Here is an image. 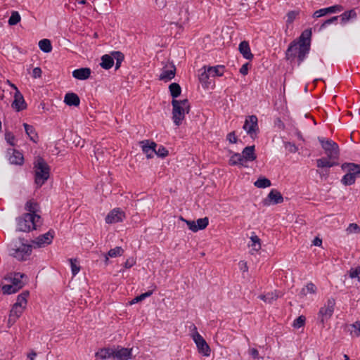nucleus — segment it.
I'll use <instances>...</instances> for the list:
<instances>
[{"label":"nucleus","instance_id":"obj_1","mask_svg":"<svg viewBox=\"0 0 360 360\" xmlns=\"http://www.w3.org/2000/svg\"><path fill=\"white\" fill-rule=\"evenodd\" d=\"M311 31L309 29L304 30L297 40H293L285 51L287 60L297 59L300 65L309 54L311 48Z\"/></svg>","mask_w":360,"mask_h":360},{"label":"nucleus","instance_id":"obj_2","mask_svg":"<svg viewBox=\"0 0 360 360\" xmlns=\"http://www.w3.org/2000/svg\"><path fill=\"white\" fill-rule=\"evenodd\" d=\"M32 250V246L24 242V239L18 238L12 241L8 245L9 255L18 261L27 260Z\"/></svg>","mask_w":360,"mask_h":360},{"label":"nucleus","instance_id":"obj_3","mask_svg":"<svg viewBox=\"0 0 360 360\" xmlns=\"http://www.w3.org/2000/svg\"><path fill=\"white\" fill-rule=\"evenodd\" d=\"M41 224L40 215L25 213L17 219V231L30 232L37 229Z\"/></svg>","mask_w":360,"mask_h":360},{"label":"nucleus","instance_id":"obj_4","mask_svg":"<svg viewBox=\"0 0 360 360\" xmlns=\"http://www.w3.org/2000/svg\"><path fill=\"white\" fill-rule=\"evenodd\" d=\"M34 181L38 186H41L49 177L50 167L41 157H37L34 162Z\"/></svg>","mask_w":360,"mask_h":360},{"label":"nucleus","instance_id":"obj_5","mask_svg":"<svg viewBox=\"0 0 360 360\" xmlns=\"http://www.w3.org/2000/svg\"><path fill=\"white\" fill-rule=\"evenodd\" d=\"M172 120L175 125L179 126L185 118L186 113L190 110V104L187 99L172 101Z\"/></svg>","mask_w":360,"mask_h":360},{"label":"nucleus","instance_id":"obj_6","mask_svg":"<svg viewBox=\"0 0 360 360\" xmlns=\"http://www.w3.org/2000/svg\"><path fill=\"white\" fill-rule=\"evenodd\" d=\"M341 168L346 172L341 179L343 185H352L355 183L356 178H360V164L345 162L341 165Z\"/></svg>","mask_w":360,"mask_h":360},{"label":"nucleus","instance_id":"obj_7","mask_svg":"<svg viewBox=\"0 0 360 360\" xmlns=\"http://www.w3.org/2000/svg\"><path fill=\"white\" fill-rule=\"evenodd\" d=\"M335 306V300L333 297H330L327 300L323 307H321L317 314L318 321L324 326L326 322H327L333 316Z\"/></svg>","mask_w":360,"mask_h":360},{"label":"nucleus","instance_id":"obj_8","mask_svg":"<svg viewBox=\"0 0 360 360\" xmlns=\"http://www.w3.org/2000/svg\"><path fill=\"white\" fill-rule=\"evenodd\" d=\"M326 156L329 159H338L339 147L338 144L330 139H326L323 137L318 138Z\"/></svg>","mask_w":360,"mask_h":360},{"label":"nucleus","instance_id":"obj_9","mask_svg":"<svg viewBox=\"0 0 360 360\" xmlns=\"http://www.w3.org/2000/svg\"><path fill=\"white\" fill-rule=\"evenodd\" d=\"M258 120L256 115L248 116L245 119L243 129L252 139H255L259 131Z\"/></svg>","mask_w":360,"mask_h":360},{"label":"nucleus","instance_id":"obj_10","mask_svg":"<svg viewBox=\"0 0 360 360\" xmlns=\"http://www.w3.org/2000/svg\"><path fill=\"white\" fill-rule=\"evenodd\" d=\"M193 339L196 344L198 352L205 356L210 355V348L205 339L197 331L193 335Z\"/></svg>","mask_w":360,"mask_h":360},{"label":"nucleus","instance_id":"obj_11","mask_svg":"<svg viewBox=\"0 0 360 360\" xmlns=\"http://www.w3.org/2000/svg\"><path fill=\"white\" fill-rule=\"evenodd\" d=\"M55 231L50 229L47 233L40 235L32 241L35 247L41 248L48 245L52 243L54 238Z\"/></svg>","mask_w":360,"mask_h":360},{"label":"nucleus","instance_id":"obj_12","mask_svg":"<svg viewBox=\"0 0 360 360\" xmlns=\"http://www.w3.org/2000/svg\"><path fill=\"white\" fill-rule=\"evenodd\" d=\"M283 202V197L281 193L273 189L268 194L267 197L263 200L262 203L264 206H269L270 205H277Z\"/></svg>","mask_w":360,"mask_h":360},{"label":"nucleus","instance_id":"obj_13","mask_svg":"<svg viewBox=\"0 0 360 360\" xmlns=\"http://www.w3.org/2000/svg\"><path fill=\"white\" fill-rule=\"evenodd\" d=\"M8 161L12 165H22L24 163L23 155L18 150L8 148L7 150Z\"/></svg>","mask_w":360,"mask_h":360},{"label":"nucleus","instance_id":"obj_14","mask_svg":"<svg viewBox=\"0 0 360 360\" xmlns=\"http://www.w3.org/2000/svg\"><path fill=\"white\" fill-rule=\"evenodd\" d=\"M115 348L114 359L117 360H129L132 359V349L117 346Z\"/></svg>","mask_w":360,"mask_h":360},{"label":"nucleus","instance_id":"obj_15","mask_svg":"<svg viewBox=\"0 0 360 360\" xmlns=\"http://www.w3.org/2000/svg\"><path fill=\"white\" fill-rule=\"evenodd\" d=\"M125 217L124 213L119 209L112 210L105 217L107 224H115L122 221Z\"/></svg>","mask_w":360,"mask_h":360},{"label":"nucleus","instance_id":"obj_16","mask_svg":"<svg viewBox=\"0 0 360 360\" xmlns=\"http://www.w3.org/2000/svg\"><path fill=\"white\" fill-rule=\"evenodd\" d=\"M142 144V150L146 155L148 158H152L155 153V148L157 144L155 142L149 143V141H143L141 143Z\"/></svg>","mask_w":360,"mask_h":360},{"label":"nucleus","instance_id":"obj_17","mask_svg":"<svg viewBox=\"0 0 360 360\" xmlns=\"http://www.w3.org/2000/svg\"><path fill=\"white\" fill-rule=\"evenodd\" d=\"M241 155L246 163L256 160L257 155L255 153V146L245 147L243 150Z\"/></svg>","mask_w":360,"mask_h":360},{"label":"nucleus","instance_id":"obj_18","mask_svg":"<svg viewBox=\"0 0 360 360\" xmlns=\"http://www.w3.org/2000/svg\"><path fill=\"white\" fill-rule=\"evenodd\" d=\"M91 69L89 68H81L72 72V76L79 80H85L91 75Z\"/></svg>","mask_w":360,"mask_h":360},{"label":"nucleus","instance_id":"obj_19","mask_svg":"<svg viewBox=\"0 0 360 360\" xmlns=\"http://www.w3.org/2000/svg\"><path fill=\"white\" fill-rule=\"evenodd\" d=\"M176 68L174 65H171L169 68H164L160 75V80L168 82L173 79L175 76Z\"/></svg>","mask_w":360,"mask_h":360},{"label":"nucleus","instance_id":"obj_20","mask_svg":"<svg viewBox=\"0 0 360 360\" xmlns=\"http://www.w3.org/2000/svg\"><path fill=\"white\" fill-rule=\"evenodd\" d=\"M238 50L243 56L248 60H252L254 57L251 53L249 43L247 41H243L240 43Z\"/></svg>","mask_w":360,"mask_h":360},{"label":"nucleus","instance_id":"obj_21","mask_svg":"<svg viewBox=\"0 0 360 360\" xmlns=\"http://www.w3.org/2000/svg\"><path fill=\"white\" fill-rule=\"evenodd\" d=\"M115 348L114 347H105L99 349L96 353V356L101 359H107L113 358L114 359Z\"/></svg>","mask_w":360,"mask_h":360},{"label":"nucleus","instance_id":"obj_22","mask_svg":"<svg viewBox=\"0 0 360 360\" xmlns=\"http://www.w3.org/2000/svg\"><path fill=\"white\" fill-rule=\"evenodd\" d=\"M337 160L338 159H329L328 157L321 158L316 160V166L319 168H330L338 165V163L335 161Z\"/></svg>","mask_w":360,"mask_h":360},{"label":"nucleus","instance_id":"obj_23","mask_svg":"<svg viewBox=\"0 0 360 360\" xmlns=\"http://www.w3.org/2000/svg\"><path fill=\"white\" fill-rule=\"evenodd\" d=\"M25 308L17 304H13L9 314V322H15V321L21 316Z\"/></svg>","mask_w":360,"mask_h":360},{"label":"nucleus","instance_id":"obj_24","mask_svg":"<svg viewBox=\"0 0 360 360\" xmlns=\"http://www.w3.org/2000/svg\"><path fill=\"white\" fill-rule=\"evenodd\" d=\"M64 102L69 106H78L80 103V99L77 94L75 93H67L64 98Z\"/></svg>","mask_w":360,"mask_h":360},{"label":"nucleus","instance_id":"obj_25","mask_svg":"<svg viewBox=\"0 0 360 360\" xmlns=\"http://www.w3.org/2000/svg\"><path fill=\"white\" fill-rule=\"evenodd\" d=\"M12 107L18 112L26 108L25 100L21 94H15Z\"/></svg>","mask_w":360,"mask_h":360},{"label":"nucleus","instance_id":"obj_26","mask_svg":"<svg viewBox=\"0 0 360 360\" xmlns=\"http://www.w3.org/2000/svg\"><path fill=\"white\" fill-rule=\"evenodd\" d=\"M229 165L246 167V162L243 158L242 155L238 153H235L231 156L229 159Z\"/></svg>","mask_w":360,"mask_h":360},{"label":"nucleus","instance_id":"obj_27","mask_svg":"<svg viewBox=\"0 0 360 360\" xmlns=\"http://www.w3.org/2000/svg\"><path fill=\"white\" fill-rule=\"evenodd\" d=\"M224 69V65L210 66L207 68V74H210L212 77H220L223 75Z\"/></svg>","mask_w":360,"mask_h":360},{"label":"nucleus","instance_id":"obj_28","mask_svg":"<svg viewBox=\"0 0 360 360\" xmlns=\"http://www.w3.org/2000/svg\"><path fill=\"white\" fill-rule=\"evenodd\" d=\"M101 66L105 70H109L114 65V58L112 57V54H105L101 57Z\"/></svg>","mask_w":360,"mask_h":360},{"label":"nucleus","instance_id":"obj_29","mask_svg":"<svg viewBox=\"0 0 360 360\" xmlns=\"http://www.w3.org/2000/svg\"><path fill=\"white\" fill-rule=\"evenodd\" d=\"M357 16V14L354 9H351L349 11H345L342 13L339 18H340L341 23L345 24L349 22L352 19H355Z\"/></svg>","mask_w":360,"mask_h":360},{"label":"nucleus","instance_id":"obj_30","mask_svg":"<svg viewBox=\"0 0 360 360\" xmlns=\"http://www.w3.org/2000/svg\"><path fill=\"white\" fill-rule=\"evenodd\" d=\"M23 127L25 128V131L27 136L30 137V140L34 143H37L38 141V136L35 132L34 128L27 123L23 124Z\"/></svg>","mask_w":360,"mask_h":360},{"label":"nucleus","instance_id":"obj_31","mask_svg":"<svg viewBox=\"0 0 360 360\" xmlns=\"http://www.w3.org/2000/svg\"><path fill=\"white\" fill-rule=\"evenodd\" d=\"M25 209L28 212L27 214H37L39 212V205L34 200H28L25 206Z\"/></svg>","mask_w":360,"mask_h":360},{"label":"nucleus","instance_id":"obj_32","mask_svg":"<svg viewBox=\"0 0 360 360\" xmlns=\"http://www.w3.org/2000/svg\"><path fill=\"white\" fill-rule=\"evenodd\" d=\"M124 252V250L121 247H115V248L110 249L107 255H105V262L108 264V257H116L117 256L122 255Z\"/></svg>","mask_w":360,"mask_h":360},{"label":"nucleus","instance_id":"obj_33","mask_svg":"<svg viewBox=\"0 0 360 360\" xmlns=\"http://www.w3.org/2000/svg\"><path fill=\"white\" fill-rule=\"evenodd\" d=\"M16 283H12L11 285H4L2 287L4 294L10 295L18 292L20 289V284H18L19 285L18 286Z\"/></svg>","mask_w":360,"mask_h":360},{"label":"nucleus","instance_id":"obj_34","mask_svg":"<svg viewBox=\"0 0 360 360\" xmlns=\"http://www.w3.org/2000/svg\"><path fill=\"white\" fill-rule=\"evenodd\" d=\"M316 286L312 282H309L301 290L300 295L304 297L306 296L307 293L315 294L316 293Z\"/></svg>","mask_w":360,"mask_h":360},{"label":"nucleus","instance_id":"obj_35","mask_svg":"<svg viewBox=\"0 0 360 360\" xmlns=\"http://www.w3.org/2000/svg\"><path fill=\"white\" fill-rule=\"evenodd\" d=\"M278 294L276 292H268L266 295H260L259 298L264 302L271 304L273 301L276 300L278 297Z\"/></svg>","mask_w":360,"mask_h":360},{"label":"nucleus","instance_id":"obj_36","mask_svg":"<svg viewBox=\"0 0 360 360\" xmlns=\"http://www.w3.org/2000/svg\"><path fill=\"white\" fill-rule=\"evenodd\" d=\"M169 89L173 99L179 96L181 93V88L177 83H172L169 86Z\"/></svg>","mask_w":360,"mask_h":360},{"label":"nucleus","instance_id":"obj_37","mask_svg":"<svg viewBox=\"0 0 360 360\" xmlns=\"http://www.w3.org/2000/svg\"><path fill=\"white\" fill-rule=\"evenodd\" d=\"M210 77H211V75L207 74V68L205 66L204 71L199 76V80L202 83L203 87H208V85L210 84V82L209 81Z\"/></svg>","mask_w":360,"mask_h":360},{"label":"nucleus","instance_id":"obj_38","mask_svg":"<svg viewBox=\"0 0 360 360\" xmlns=\"http://www.w3.org/2000/svg\"><path fill=\"white\" fill-rule=\"evenodd\" d=\"M39 49L44 53H49L52 50L51 41L47 39H44L39 42Z\"/></svg>","mask_w":360,"mask_h":360},{"label":"nucleus","instance_id":"obj_39","mask_svg":"<svg viewBox=\"0 0 360 360\" xmlns=\"http://www.w3.org/2000/svg\"><path fill=\"white\" fill-rule=\"evenodd\" d=\"M255 186L259 188H265L271 185V181L266 177H259L255 183Z\"/></svg>","mask_w":360,"mask_h":360},{"label":"nucleus","instance_id":"obj_40","mask_svg":"<svg viewBox=\"0 0 360 360\" xmlns=\"http://www.w3.org/2000/svg\"><path fill=\"white\" fill-rule=\"evenodd\" d=\"M29 295V292L28 291H24L22 292L21 294H20L18 297H17V300H16V302L15 303V304H17V305H19V306H21V307H26V305H27V298Z\"/></svg>","mask_w":360,"mask_h":360},{"label":"nucleus","instance_id":"obj_41","mask_svg":"<svg viewBox=\"0 0 360 360\" xmlns=\"http://www.w3.org/2000/svg\"><path fill=\"white\" fill-rule=\"evenodd\" d=\"M111 54L112 57L114 58V60H116L115 69L117 70L120 68L122 62L124 60V54L120 51H112Z\"/></svg>","mask_w":360,"mask_h":360},{"label":"nucleus","instance_id":"obj_42","mask_svg":"<svg viewBox=\"0 0 360 360\" xmlns=\"http://www.w3.org/2000/svg\"><path fill=\"white\" fill-rule=\"evenodd\" d=\"M250 240L252 241V244L250 245L252 249L255 251H258L261 248V243H260V239L259 238L255 235L253 234L250 237Z\"/></svg>","mask_w":360,"mask_h":360},{"label":"nucleus","instance_id":"obj_43","mask_svg":"<svg viewBox=\"0 0 360 360\" xmlns=\"http://www.w3.org/2000/svg\"><path fill=\"white\" fill-rule=\"evenodd\" d=\"M20 15L18 11H13L11 15L8 20V24L10 25H15L20 21Z\"/></svg>","mask_w":360,"mask_h":360},{"label":"nucleus","instance_id":"obj_44","mask_svg":"<svg viewBox=\"0 0 360 360\" xmlns=\"http://www.w3.org/2000/svg\"><path fill=\"white\" fill-rule=\"evenodd\" d=\"M196 227L198 229V231L205 229L208 224H209V219L207 217L200 218L198 219L196 221Z\"/></svg>","mask_w":360,"mask_h":360},{"label":"nucleus","instance_id":"obj_45","mask_svg":"<svg viewBox=\"0 0 360 360\" xmlns=\"http://www.w3.org/2000/svg\"><path fill=\"white\" fill-rule=\"evenodd\" d=\"M152 294H153V291L152 290H148V291H147V292H146L144 293H142L140 295L136 296V297H134L131 301L130 304H133L137 303L139 302H141V301L143 300L144 299H146V297H150Z\"/></svg>","mask_w":360,"mask_h":360},{"label":"nucleus","instance_id":"obj_46","mask_svg":"<svg viewBox=\"0 0 360 360\" xmlns=\"http://www.w3.org/2000/svg\"><path fill=\"white\" fill-rule=\"evenodd\" d=\"M300 11H290L287 13V25L292 24L295 18L299 15Z\"/></svg>","mask_w":360,"mask_h":360},{"label":"nucleus","instance_id":"obj_47","mask_svg":"<svg viewBox=\"0 0 360 360\" xmlns=\"http://www.w3.org/2000/svg\"><path fill=\"white\" fill-rule=\"evenodd\" d=\"M344 8L342 5H334L328 8H325L326 15L328 13H336L343 11Z\"/></svg>","mask_w":360,"mask_h":360},{"label":"nucleus","instance_id":"obj_48","mask_svg":"<svg viewBox=\"0 0 360 360\" xmlns=\"http://www.w3.org/2000/svg\"><path fill=\"white\" fill-rule=\"evenodd\" d=\"M351 335L355 337H360V321H356L351 325Z\"/></svg>","mask_w":360,"mask_h":360},{"label":"nucleus","instance_id":"obj_49","mask_svg":"<svg viewBox=\"0 0 360 360\" xmlns=\"http://www.w3.org/2000/svg\"><path fill=\"white\" fill-rule=\"evenodd\" d=\"M5 139L6 142L11 146H14L15 145V137L13 134L12 132L6 131L5 132Z\"/></svg>","mask_w":360,"mask_h":360},{"label":"nucleus","instance_id":"obj_50","mask_svg":"<svg viewBox=\"0 0 360 360\" xmlns=\"http://www.w3.org/2000/svg\"><path fill=\"white\" fill-rule=\"evenodd\" d=\"M305 321H306L305 316H300L296 319H295L292 326H293V327H295L296 328H300L304 326V325L305 323Z\"/></svg>","mask_w":360,"mask_h":360},{"label":"nucleus","instance_id":"obj_51","mask_svg":"<svg viewBox=\"0 0 360 360\" xmlns=\"http://www.w3.org/2000/svg\"><path fill=\"white\" fill-rule=\"evenodd\" d=\"M339 16H333L326 20H325L321 25L320 30L324 29L328 25L335 23L337 24Z\"/></svg>","mask_w":360,"mask_h":360},{"label":"nucleus","instance_id":"obj_52","mask_svg":"<svg viewBox=\"0 0 360 360\" xmlns=\"http://www.w3.org/2000/svg\"><path fill=\"white\" fill-rule=\"evenodd\" d=\"M23 274L20 273H15L14 274V277L12 278V283H17V285L18 286V284H20V289L23 287V282L22 281V278L24 277Z\"/></svg>","mask_w":360,"mask_h":360},{"label":"nucleus","instance_id":"obj_53","mask_svg":"<svg viewBox=\"0 0 360 360\" xmlns=\"http://www.w3.org/2000/svg\"><path fill=\"white\" fill-rule=\"evenodd\" d=\"M347 233H359L360 232V227L354 223L350 224L346 229Z\"/></svg>","mask_w":360,"mask_h":360},{"label":"nucleus","instance_id":"obj_54","mask_svg":"<svg viewBox=\"0 0 360 360\" xmlns=\"http://www.w3.org/2000/svg\"><path fill=\"white\" fill-rule=\"evenodd\" d=\"M70 262L72 275L75 276L79 271L80 267L77 264V261L76 259H70Z\"/></svg>","mask_w":360,"mask_h":360},{"label":"nucleus","instance_id":"obj_55","mask_svg":"<svg viewBox=\"0 0 360 360\" xmlns=\"http://www.w3.org/2000/svg\"><path fill=\"white\" fill-rule=\"evenodd\" d=\"M158 157L160 158H165L168 155V150L162 146H160L158 149L156 150L155 153Z\"/></svg>","mask_w":360,"mask_h":360},{"label":"nucleus","instance_id":"obj_56","mask_svg":"<svg viewBox=\"0 0 360 360\" xmlns=\"http://www.w3.org/2000/svg\"><path fill=\"white\" fill-rule=\"evenodd\" d=\"M181 219L186 222V224H187V226L190 230H191L193 232L198 231V229L196 227V223L195 221L186 220V219H184L183 217H181Z\"/></svg>","mask_w":360,"mask_h":360},{"label":"nucleus","instance_id":"obj_57","mask_svg":"<svg viewBox=\"0 0 360 360\" xmlns=\"http://www.w3.org/2000/svg\"><path fill=\"white\" fill-rule=\"evenodd\" d=\"M285 149L291 153H295L297 152V147L295 146V143H292L291 142H285Z\"/></svg>","mask_w":360,"mask_h":360},{"label":"nucleus","instance_id":"obj_58","mask_svg":"<svg viewBox=\"0 0 360 360\" xmlns=\"http://www.w3.org/2000/svg\"><path fill=\"white\" fill-rule=\"evenodd\" d=\"M349 276L352 278H356L360 281V267L356 269H351L349 271Z\"/></svg>","mask_w":360,"mask_h":360},{"label":"nucleus","instance_id":"obj_59","mask_svg":"<svg viewBox=\"0 0 360 360\" xmlns=\"http://www.w3.org/2000/svg\"><path fill=\"white\" fill-rule=\"evenodd\" d=\"M226 139L231 143H236L238 141L235 131H231L227 134Z\"/></svg>","mask_w":360,"mask_h":360},{"label":"nucleus","instance_id":"obj_60","mask_svg":"<svg viewBox=\"0 0 360 360\" xmlns=\"http://www.w3.org/2000/svg\"><path fill=\"white\" fill-rule=\"evenodd\" d=\"M326 15V13L325 8H321L319 10L316 11L313 13V18H318L324 16Z\"/></svg>","mask_w":360,"mask_h":360},{"label":"nucleus","instance_id":"obj_61","mask_svg":"<svg viewBox=\"0 0 360 360\" xmlns=\"http://www.w3.org/2000/svg\"><path fill=\"white\" fill-rule=\"evenodd\" d=\"M41 76V70L40 68H35L32 70V77L34 78H39Z\"/></svg>","mask_w":360,"mask_h":360},{"label":"nucleus","instance_id":"obj_62","mask_svg":"<svg viewBox=\"0 0 360 360\" xmlns=\"http://www.w3.org/2000/svg\"><path fill=\"white\" fill-rule=\"evenodd\" d=\"M248 63H245L242 65V67L240 68V73L243 75H246L248 73Z\"/></svg>","mask_w":360,"mask_h":360},{"label":"nucleus","instance_id":"obj_63","mask_svg":"<svg viewBox=\"0 0 360 360\" xmlns=\"http://www.w3.org/2000/svg\"><path fill=\"white\" fill-rule=\"evenodd\" d=\"M155 4L159 8H163L166 6L167 1L166 0H155Z\"/></svg>","mask_w":360,"mask_h":360},{"label":"nucleus","instance_id":"obj_64","mask_svg":"<svg viewBox=\"0 0 360 360\" xmlns=\"http://www.w3.org/2000/svg\"><path fill=\"white\" fill-rule=\"evenodd\" d=\"M239 266H240V269L243 272H246L248 271V267L247 263L243 261H240L239 262Z\"/></svg>","mask_w":360,"mask_h":360}]
</instances>
